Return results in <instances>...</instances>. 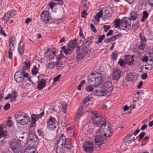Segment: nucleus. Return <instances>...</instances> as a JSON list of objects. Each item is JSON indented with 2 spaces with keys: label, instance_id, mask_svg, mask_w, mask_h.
<instances>
[{
  "label": "nucleus",
  "instance_id": "40",
  "mask_svg": "<svg viewBox=\"0 0 153 153\" xmlns=\"http://www.w3.org/2000/svg\"><path fill=\"white\" fill-rule=\"evenodd\" d=\"M92 98V97L91 95L88 96L83 100V103L85 104L87 102L89 101Z\"/></svg>",
  "mask_w": 153,
  "mask_h": 153
},
{
  "label": "nucleus",
  "instance_id": "18",
  "mask_svg": "<svg viewBox=\"0 0 153 153\" xmlns=\"http://www.w3.org/2000/svg\"><path fill=\"white\" fill-rule=\"evenodd\" d=\"M38 82V84L37 87V89L38 90H40L45 87L46 85V81L45 79H42Z\"/></svg>",
  "mask_w": 153,
  "mask_h": 153
},
{
  "label": "nucleus",
  "instance_id": "37",
  "mask_svg": "<svg viewBox=\"0 0 153 153\" xmlns=\"http://www.w3.org/2000/svg\"><path fill=\"white\" fill-rule=\"evenodd\" d=\"M139 36L140 39V42L145 43L147 42V39L145 36L141 35V33H139Z\"/></svg>",
  "mask_w": 153,
  "mask_h": 153
},
{
  "label": "nucleus",
  "instance_id": "13",
  "mask_svg": "<svg viewBox=\"0 0 153 153\" xmlns=\"http://www.w3.org/2000/svg\"><path fill=\"white\" fill-rule=\"evenodd\" d=\"M44 114L45 112L44 110L39 114H33L31 115V121L36 122V121H38L39 118H41Z\"/></svg>",
  "mask_w": 153,
  "mask_h": 153
},
{
  "label": "nucleus",
  "instance_id": "25",
  "mask_svg": "<svg viewBox=\"0 0 153 153\" xmlns=\"http://www.w3.org/2000/svg\"><path fill=\"white\" fill-rule=\"evenodd\" d=\"M93 39V37H89L84 41L83 44V45L86 46H89L92 43V41Z\"/></svg>",
  "mask_w": 153,
  "mask_h": 153
},
{
  "label": "nucleus",
  "instance_id": "24",
  "mask_svg": "<svg viewBox=\"0 0 153 153\" xmlns=\"http://www.w3.org/2000/svg\"><path fill=\"white\" fill-rule=\"evenodd\" d=\"M38 68H37L36 65H34L32 68L31 71L32 74L33 75L35 76L37 74L39 73V68L40 66V65L39 64L37 65Z\"/></svg>",
  "mask_w": 153,
  "mask_h": 153
},
{
  "label": "nucleus",
  "instance_id": "35",
  "mask_svg": "<svg viewBox=\"0 0 153 153\" xmlns=\"http://www.w3.org/2000/svg\"><path fill=\"white\" fill-rule=\"evenodd\" d=\"M133 77L132 73L130 72L127 74L125 79L127 81H131L133 80Z\"/></svg>",
  "mask_w": 153,
  "mask_h": 153
},
{
  "label": "nucleus",
  "instance_id": "32",
  "mask_svg": "<svg viewBox=\"0 0 153 153\" xmlns=\"http://www.w3.org/2000/svg\"><path fill=\"white\" fill-rule=\"evenodd\" d=\"M58 124H47V128L49 131H54L56 128V126Z\"/></svg>",
  "mask_w": 153,
  "mask_h": 153
},
{
  "label": "nucleus",
  "instance_id": "12",
  "mask_svg": "<svg viewBox=\"0 0 153 153\" xmlns=\"http://www.w3.org/2000/svg\"><path fill=\"white\" fill-rule=\"evenodd\" d=\"M93 143L90 142H88L83 146L84 150L87 152L91 153L93 150Z\"/></svg>",
  "mask_w": 153,
  "mask_h": 153
},
{
  "label": "nucleus",
  "instance_id": "50",
  "mask_svg": "<svg viewBox=\"0 0 153 153\" xmlns=\"http://www.w3.org/2000/svg\"><path fill=\"white\" fill-rule=\"evenodd\" d=\"M67 106V105L66 104H62V110L63 112L64 113H66V107Z\"/></svg>",
  "mask_w": 153,
  "mask_h": 153
},
{
  "label": "nucleus",
  "instance_id": "14",
  "mask_svg": "<svg viewBox=\"0 0 153 153\" xmlns=\"http://www.w3.org/2000/svg\"><path fill=\"white\" fill-rule=\"evenodd\" d=\"M121 71L118 68L114 69L113 71V78L114 80L117 81L121 76Z\"/></svg>",
  "mask_w": 153,
  "mask_h": 153
},
{
  "label": "nucleus",
  "instance_id": "59",
  "mask_svg": "<svg viewBox=\"0 0 153 153\" xmlns=\"http://www.w3.org/2000/svg\"><path fill=\"white\" fill-rule=\"evenodd\" d=\"M37 132L39 136H43L44 135V132L41 129H39L37 130Z\"/></svg>",
  "mask_w": 153,
  "mask_h": 153
},
{
  "label": "nucleus",
  "instance_id": "15",
  "mask_svg": "<svg viewBox=\"0 0 153 153\" xmlns=\"http://www.w3.org/2000/svg\"><path fill=\"white\" fill-rule=\"evenodd\" d=\"M39 141L38 138L36 134H31L29 135L27 142L28 144L30 143H37Z\"/></svg>",
  "mask_w": 153,
  "mask_h": 153
},
{
  "label": "nucleus",
  "instance_id": "34",
  "mask_svg": "<svg viewBox=\"0 0 153 153\" xmlns=\"http://www.w3.org/2000/svg\"><path fill=\"white\" fill-rule=\"evenodd\" d=\"M9 42L10 46L11 45L14 48V45L16 42V38L13 36H12V37L10 38L9 40Z\"/></svg>",
  "mask_w": 153,
  "mask_h": 153
},
{
  "label": "nucleus",
  "instance_id": "47",
  "mask_svg": "<svg viewBox=\"0 0 153 153\" xmlns=\"http://www.w3.org/2000/svg\"><path fill=\"white\" fill-rule=\"evenodd\" d=\"M145 132H142L139 135L138 137V140L139 141H140L141 140L144 136L145 135Z\"/></svg>",
  "mask_w": 153,
  "mask_h": 153
},
{
  "label": "nucleus",
  "instance_id": "30",
  "mask_svg": "<svg viewBox=\"0 0 153 153\" xmlns=\"http://www.w3.org/2000/svg\"><path fill=\"white\" fill-rule=\"evenodd\" d=\"M7 131L3 129L2 126L0 127V138L3 137H5L7 136Z\"/></svg>",
  "mask_w": 153,
  "mask_h": 153
},
{
  "label": "nucleus",
  "instance_id": "53",
  "mask_svg": "<svg viewBox=\"0 0 153 153\" xmlns=\"http://www.w3.org/2000/svg\"><path fill=\"white\" fill-rule=\"evenodd\" d=\"M87 15L88 13L86 10H84L81 13V16L82 18H85Z\"/></svg>",
  "mask_w": 153,
  "mask_h": 153
},
{
  "label": "nucleus",
  "instance_id": "17",
  "mask_svg": "<svg viewBox=\"0 0 153 153\" xmlns=\"http://www.w3.org/2000/svg\"><path fill=\"white\" fill-rule=\"evenodd\" d=\"M134 57V55H130L128 54L125 55L124 58L126 61L127 64L130 65L132 64L134 62V59H133Z\"/></svg>",
  "mask_w": 153,
  "mask_h": 153
},
{
  "label": "nucleus",
  "instance_id": "20",
  "mask_svg": "<svg viewBox=\"0 0 153 153\" xmlns=\"http://www.w3.org/2000/svg\"><path fill=\"white\" fill-rule=\"evenodd\" d=\"M97 89H94V94L97 96H106L105 92L104 93L102 89H100L99 87H97Z\"/></svg>",
  "mask_w": 153,
  "mask_h": 153
},
{
  "label": "nucleus",
  "instance_id": "23",
  "mask_svg": "<svg viewBox=\"0 0 153 153\" xmlns=\"http://www.w3.org/2000/svg\"><path fill=\"white\" fill-rule=\"evenodd\" d=\"M47 124H58V122L57 121L55 118L51 116H50L49 118L47 119Z\"/></svg>",
  "mask_w": 153,
  "mask_h": 153
},
{
  "label": "nucleus",
  "instance_id": "2",
  "mask_svg": "<svg viewBox=\"0 0 153 153\" xmlns=\"http://www.w3.org/2000/svg\"><path fill=\"white\" fill-rule=\"evenodd\" d=\"M101 126H98L96 128L97 135L94 139V142L96 145L100 146L106 142L105 137H109L110 135H107V132L105 133L104 130L101 128Z\"/></svg>",
  "mask_w": 153,
  "mask_h": 153
},
{
  "label": "nucleus",
  "instance_id": "49",
  "mask_svg": "<svg viewBox=\"0 0 153 153\" xmlns=\"http://www.w3.org/2000/svg\"><path fill=\"white\" fill-rule=\"evenodd\" d=\"M25 66L28 69H29L30 66V62L28 60H27L25 62Z\"/></svg>",
  "mask_w": 153,
  "mask_h": 153
},
{
  "label": "nucleus",
  "instance_id": "56",
  "mask_svg": "<svg viewBox=\"0 0 153 153\" xmlns=\"http://www.w3.org/2000/svg\"><path fill=\"white\" fill-rule=\"evenodd\" d=\"M79 35L80 37H82V39H85V38L84 37V36L82 32V29L81 27H79Z\"/></svg>",
  "mask_w": 153,
  "mask_h": 153
},
{
  "label": "nucleus",
  "instance_id": "60",
  "mask_svg": "<svg viewBox=\"0 0 153 153\" xmlns=\"http://www.w3.org/2000/svg\"><path fill=\"white\" fill-rule=\"evenodd\" d=\"M62 52H61V54H59L58 55L56 56V59L57 60V61H59L61 59L62 57Z\"/></svg>",
  "mask_w": 153,
  "mask_h": 153
},
{
  "label": "nucleus",
  "instance_id": "52",
  "mask_svg": "<svg viewBox=\"0 0 153 153\" xmlns=\"http://www.w3.org/2000/svg\"><path fill=\"white\" fill-rule=\"evenodd\" d=\"M90 26L91 30L94 33H96L97 30L96 29L94 25L92 24L91 23L90 25Z\"/></svg>",
  "mask_w": 153,
  "mask_h": 153
},
{
  "label": "nucleus",
  "instance_id": "16",
  "mask_svg": "<svg viewBox=\"0 0 153 153\" xmlns=\"http://www.w3.org/2000/svg\"><path fill=\"white\" fill-rule=\"evenodd\" d=\"M22 75V72L17 71L15 73L14 78L15 80L17 82L20 83L24 79V77Z\"/></svg>",
  "mask_w": 153,
  "mask_h": 153
},
{
  "label": "nucleus",
  "instance_id": "1",
  "mask_svg": "<svg viewBox=\"0 0 153 153\" xmlns=\"http://www.w3.org/2000/svg\"><path fill=\"white\" fill-rule=\"evenodd\" d=\"M56 143L57 146L55 149L56 153H59L58 149L61 148H64L68 150H70L73 147L72 140L70 139L66 138L63 134L60 135Z\"/></svg>",
  "mask_w": 153,
  "mask_h": 153
},
{
  "label": "nucleus",
  "instance_id": "55",
  "mask_svg": "<svg viewBox=\"0 0 153 153\" xmlns=\"http://www.w3.org/2000/svg\"><path fill=\"white\" fill-rule=\"evenodd\" d=\"M141 59L143 62H146L148 61V58L147 56L145 55Z\"/></svg>",
  "mask_w": 153,
  "mask_h": 153
},
{
  "label": "nucleus",
  "instance_id": "29",
  "mask_svg": "<svg viewBox=\"0 0 153 153\" xmlns=\"http://www.w3.org/2000/svg\"><path fill=\"white\" fill-rule=\"evenodd\" d=\"M103 15L102 11L101 10L98 13H97L95 16L94 18L96 19V21L97 22H99L100 21V19L101 18Z\"/></svg>",
  "mask_w": 153,
  "mask_h": 153
},
{
  "label": "nucleus",
  "instance_id": "26",
  "mask_svg": "<svg viewBox=\"0 0 153 153\" xmlns=\"http://www.w3.org/2000/svg\"><path fill=\"white\" fill-rule=\"evenodd\" d=\"M28 153H37L36 148L33 146H29L25 151Z\"/></svg>",
  "mask_w": 153,
  "mask_h": 153
},
{
  "label": "nucleus",
  "instance_id": "19",
  "mask_svg": "<svg viewBox=\"0 0 153 153\" xmlns=\"http://www.w3.org/2000/svg\"><path fill=\"white\" fill-rule=\"evenodd\" d=\"M56 53V50L55 49H53L51 50H49L48 49V51L46 53H47V56L48 57V59L49 60H51L53 58L54 56L55 55Z\"/></svg>",
  "mask_w": 153,
  "mask_h": 153
},
{
  "label": "nucleus",
  "instance_id": "9",
  "mask_svg": "<svg viewBox=\"0 0 153 153\" xmlns=\"http://www.w3.org/2000/svg\"><path fill=\"white\" fill-rule=\"evenodd\" d=\"M102 88L106 96L109 95L111 93L113 89L112 83L110 82H105L102 85Z\"/></svg>",
  "mask_w": 153,
  "mask_h": 153
},
{
  "label": "nucleus",
  "instance_id": "48",
  "mask_svg": "<svg viewBox=\"0 0 153 153\" xmlns=\"http://www.w3.org/2000/svg\"><path fill=\"white\" fill-rule=\"evenodd\" d=\"M10 17V16L9 15H8L7 13L4 16L3 18V19L5 22H7Z\"/></svg>",
  "mask_w": 153,
  "mask_h": 153
},
{
  "label": "nucleus",
  "instance_id": "41",
  "mask_svg": "<svg viewBox=\"0 0 153 153\" xmlns=\"http://www.w3.org/2000/svg\"><path fill=\"white\" fill-rule=\"evenodd\" d=\"M85 56L84 54L80 52V53H78L77 55L76 56V58L77 59H81L83 58Z\"/></svg>",
  "mask_w": 153,
  "mask_h": 153
},
{
  "label": "nucleus",
  "instance_id": "33",
  "mask_svg": "<svg viewBox=\"0 0 153 153\" xmlns=\"http://www.w3.org/2000/svg\"><path fill=\"white\" fill-rule=\"evenodd\" d=\"M149 16V13L146 11H144L143 12V15L142 18L141 19V21L142 22H143Z\"/></svg>",
  "mask_w": 153,
  "mask_h": 153
},
{
  "label": "nucleus",
  "instance_id": "45",
  "mask_svg": "<svg viewBox=\"0 0 153 153\" xmlns=\"http://www.w3.org/2000/svg\"><path fill=\"white\" fill-rule=\"evenodd\" d=\"M13 49L12 50V48L11 47H10L8 51V57L9 58L11 59H12V57L13 55L12 51L13 50Z\"/></svg>",
  "mask_w": 153,
  "mask_h": 153
},
{
  "label": "nucleus",
  "instance_id": "58",
  "mask_svg": "<svg viewBox=\"0 0 153 153\" xmlns=\"http://www.w3.org/2000/svg\"><path fill=\"white\" fill-rule=\"evenodd\" d=\"M61 74H59L57 75L56 77H54L53 79L54 82H55L56 81H58L59 79L61 76Z\"/></svg>",
  "mask_w": 153,
  "mask_h": 153
},
{
  "label": "nucleus",
  "instance_id": "27",
  "mask_svg": "<svg viewBox=\"0 0 153 153\" xmlns=\"http://www.w3.org/2000/svg\"><path fill=\"white\" fill-rule=\"evenodd\" d=\"M11 94L10 97V102H14L15 101L16 98L17 96V93L16 91H13Z\"/></svg>",
  "mask_w": 153,
  "mask_h": 153
},
{
  "label": "nucleus",
  "instance_id": "39",
  "mask_svg": "<svg viewBox=\"0 0 153 153\" xmlns=\"http://www.w3.org/2000/svg\"><path fill=\"white\" fill-rule=\"evenodd\" d=\"M8 15H9L10 17L13 16H15L17 13V11L14 10H9L7 12Z\"/></svg>",
  "mask_w": 153,
  "mask_h": 153
},
{
  "label": "nucleus",
  "instance_id": "22",
  "mask_svg": "<svg viewBox=\"0 0 153 153\" xmlns=\"http://www.w3.org/2000/svg\"><path fill=\"white\" fill-rule=\"evenodd\" d=\"M82 48L80 52L82 53L85 56H87L88 53L90 51V50L88 48L89 46H86L83 45V44H82Z\"/></svg>",
  "mask_w": 153,
  "mask_h": 153
},
{
  "label": "nucleus",
  "instance_id": "28",
  "mask_svg": "<svg viewBox=\"0 0 153 153\" xmlns=\"http://www.w3.org/2000/svg\"><path fill=\"white\" fill-rule=\"evenodd\" d=\"M83 107L82 106H80L78 109L77 114L76 116V119L79 118L81 115L83 114Z\"/></svg>",
  "mask_w": 153,
  "mask_h": 153
},
{
  "label": "nucleus",
  "instance_id": "31",
  "mask_svg": "<svg viewBox=\"0 0 153 153\" xmlns=\"http://www.w3.org/2000/svg\"><path fill=\"white\" fill-rule=\"evenodd\" d=\"M146 46V43L140 42L137 47L138 50L140 51H143L144 50Z\"/></svg>",
  "mask_w": 153,
  "mask_h": 153
},
{
  "label": "nucleus",
  "instance_id": "54",
  "mask_svg": "<svg viewBox=\"0 0 153 153\" xmlns=\"http://www.w3.org/2000/svg\"><path fill=\"white\" fill-rule=\"evenodd\" d=\"M93 90V88L91 85H89L86 88V90L87 92L91 91Z\"/></svg>",
  "mask_w": 153,
  "mask_h": 153
},
{
  "label": "nucleus",
  "instance_id": "61",
  "mask_svg": "<svg viewBox=\"0 0 153 153\" xmlns=\"http://www.w3.org/2000/svg\"><path fill=\"white\" fill-rule=\"evenodd\" d=\"M7 125L8 127H12L13 125L12 121L10 120H8L7 121Z\"/></svg>",
  "mask_w": 153,
  "mask_h": 153
},
{
  "label": "nucleus",
  "instance_id": "57",
  "mask_svg": "<svg viewBox=\"0 0 153 153\" xmlns=\"http://www.w3.org/2000/svg\"><path fill=\"white\" fill-rule=\"evenodd\" d=\"M10 107V105L9 103H7L4 106V109L5 110H7L9 109Z\"/></svg>",
  "mask_w": 153,
  "mask_h": 153
},
{
  "label": "nucleus",
  "instance_id": "8",
  "mask_svg": "<svg viewBox=\"0 0 153 153\" xmlns=\"http://www.w3.org/2000/svg\"><path fill=\"white\" fill-rule=\"evenodd\" d=\"M76 41L75 40L74 41H70L68 43L67 49L65 46H63L61 48V49L65 54L67 55L72 52V50L76 47Z\"/></svg>",
  "mask_w": 153,
  "mask_h": 153
},
{
  "label": "nucleus",
  "instance_id": "51",
  "mask_svg": "<svg viewBox=\"0 0 153 153\" xmlns=\"http://www.w3.org/2000/svg\"><path fill=\"white\" fill-rule=\"evenodd\" d=\"M117 56V54L116 51H114L112 53L111 58L113 59H116Z\"/></svg>",
  "mask_w": 153,
  "mask_h": 153
},
{
  "label": "nucleus",
  "instance_id": "36",
  "mask_svg": "<svg viewBox=\"0 0 153 153\" xmlns=\"http://www.w3.org/2000/svg\"><path fill=\"white\" fill-rule=\"evenodd\" d=\"M137 16V13L134 11H131L130 14V17L132 20H136Z\"/></svg>",
  "mask_w": 153,
  "mask_h": 153
},
{
  "label": "nucleus",
  "instance_id": "6",
  "mask_svg": "<svg viewBox=\"0 0 153 153\" xmlns=\"http://www.w3.org/2000/svg\"><path fill=\"white\" fill-rule=\"evenodd\" d=\"M10 146L14 153L19 152L22 149L21 141L19 139H13L10 143Z\"/></svg>",
  "mask_w": 153,
  "mask_h": 153
},
{
  "label": "nucleus",
  "instance_id": "63",
  "mask_svg": "<svg viewBox=\"0 0 153 153\" xmlns=\"http://www.w3.org/2000/svg\"><path fill=\"white\" fill-rule=\"evenodd\" d=\"M0 33L4 36H6L7 35L5 33L4 31L3 30L1 26H0Z\"/></svg>",
  "mask_w": 153,
  "mask_h": 153
},
{
  "label": "nucleus",
  "instance_id": "10",
  "mask_svg": "<svg viewBox=\"0 0 153 153\" xmlns=\"http://www.w3.org/2000/svg\"><path fill=\"white\" fill-rule=\"evenodd\" d=\"M41 19L42 22L45 24L48 23L50 19L49 16V11L47 10H45L42 11L41 14Z\"/></svg>",
  "mask_w": 153,
  "mask_h": 153
},
{
  "label": "nucleus",
  "instance_id": "7",
  "mask_svg": "<svg viewBox=\"0 0 153 153\" xmlns=\"http://www.w3.org/2000/svg\"><path fill=\"white\" fill-rule=\"evenodd\" d=\"M76 41L75 40L74 41H70L68 43L67 49L65 46H63L61 48V49L65 54L67 55L72 52V50L76 47Z\"/></svg>",
  "mask_w": 153,
  "mask_h": 153
},
{
  "label": "nucleus",
  "instance_id": "5",
  "mask_svg": "<svg viewBox=\"0 0 153 153\" xmlns=\"http://www.w3.org/2000/svg\"><path fill=\"white\" fill-rule=\"evenodd\" d=\"M89 80L91 82H93L92 84L94 87H98L103 83L102 78L100 74H92L89 76Z\"/></svg>",
  "mask_w": 153,
  "mask_h": 153
},
{
  "label": "nucleus",
  "instance_id": "43",
  "mask_svg": "<svg viewBox=\"0 0 153 153\" xmlns=\"http://www.w3.org/2000/svg\"><path fill=\"white\" fill-rule=\"evenodd\" d=\"M132 27L134 30H137L139 27L138 22H136L133 23L132 25Z\"/></svg>",
  "mask_w": 153,
  "mask_h": 153
},
{
  "label": "nucleus",
  "instance_id": "64",
  "mask_svg": "<svg viewBox=\"0 0 153 153\" xmlns=\"http://www.w3.org/2000/svg\"><path fill=\"white\" fill-rule=\"evenodd\" d=\"M36 125V123L35 122L31 121V122L30 124V128H33Z\"/></svg>",
  "mask_w": 153,
  "mask_h": 153
},
{
  "label": "nucleus",
  "instance_id": "44",
  "mask_svg": "<svg viewBox=\"0 0 153 153\" xmlns=\"http://www.w3.org/2000/svg\"><path fill=\"white\" fill-rule=\"evenodd\" d=\"M105 37L104 35H100L98 38L97 42H96L97 44L100 43L103 39Z\"/></svg>",
  "mask_w": 153,
  "mask_h": 153
},
{
  "label": "nucleus",
  "instance_id": "21",
  "mask_svg": "<svg viewBox=\"0 0 153 153\" xmlns=\"http://www.w3.org/2000/svg\"><path fill=\"white\" fill-rule=\"evenodd\" d=\"M24 44L22 40H21L19 44L18 51L20 55H22L24 52Z\"/></svg>",
  "mask_w": 153,
  "mask_h": 153
},
{
  "label": "nucleus",
  "instance_id": "38",
  "mask_svg": "<svg viewBox=\"0 0 153 153\" xmlns=\"http://www.w3.org/2000/svg\"><path fill=\"white\" fill-rule=\"evenodd\" d=\"M120 25L121 26V21L120 19H117L115 20L114 26L115 27H119Z\"/></svg>",
  "mask_w": 153,
  "mask_h": 153
},
{
  "label": "nucleus",
  "instance_id": "3",
  "mask_svg": "<svg viewBox=\"0 0 153 153\" xmlns=\"http://www.w3.org/2000/svg\"><path fill=\"white\" fill-rule=\"evenodd\" d=\"M93 122L95 124L94 128H96L98 126H105V119L97 111L92 112Z\"/></svg>",
  "mask_w": 153,
  "mask_h": 153
},
{
  "label": "nucleus",
  "instance_id": "42",
  "mask_svg": "<svg viewBox=\"0 0 153 153\" xmlns=\"http://www.w3.org/2000/svg\"><path fill=\"white\" fill-rule=\"evenodd\" d=\"M118 63L120 66L122 67L123 68H124L125 67V62L124 60L123 59H120L118 62Z\"/></svg>",
  "mask_w": 153,
  "mask_h": 153
},
{
  "label": "nucleus",
  "instance_id": "4",
  "mask_svg": "<svg viewBox=\"0 0 153 153\" xmlns=\"http://www.w3.org/2000/svg\"><path fill=\"white\" fill-rule=\"evenodd\" d=\"M14 117L16 121L22 125L26 124L30 120V118L28 114L22 111L16 113Z\"/></svg>",
  "mask_w": 153,
  "mask_h": 153
},
{
  "label": "nucleus",
  "instance_id": "46",
  "mask_svg": "<svg viewBox=\"0 0 153 153\" xmlns=\"http://www.w3.org/2000/svg\"><path fill=\"white\" fill-rule=\"evenodd\" d=\"M47 67L48 68L51 69H54L55 68V67L54 66V65L53 64V62L49 63L48 64Z\"/></svg>",
  "mask_w": 153,
  "mask_h": 153
},
{
  "label": "nucleus",
  "instance_id": "11",
  "mask_svg": "<svg viewBox=\"0 0 153 153\" xmlns=\"http://www.w3.org/2000/svg\"><path fill=\"white\" fill-rule=\"evenodd\" d=\"M131 24V19L129 18H124L121 20V26H122L123 30L125 29H129Z\"/></svg>",
  "mask_w": 153,
  "mask_h": 153
},
{
  "label": "nucleus",
  "instance_id": "62",
  "mask_svg": "<svg viewBox=\"0 0 153 153\" xmlns=\"http://www.w3.org/2000/svg\"><path fill=\"white\" fill-rule=\"evenodd\" d=\"M103 27L105 28L104 31L105 32H107L110 28V26L107 25H104Z\"/></svg>",
  "mask_w": 153,
  "mask_h": 153
}]
</instances>
